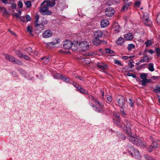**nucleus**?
<instances>
[{
    "label": "nucleus",
    "mask_w": 160,
    "mask_h": 160,
    "mask_svg": "<svg viewBox=\"0 0 160 160\" xmlns=\"http://www.w3.org/2000/svg\"><path fill=\"white\" fill-rule=\"evenodd\" d=\"M39 8V12L44 15H50L52 14V12L48 10V6H46L45 4H43V2L41 3Z\"/></svg>",
    "instance_id": "1"
},
{
    "label": "nucleus",
    "mask_w": 160,
    "mask_h": 160,
    "mask_svg": "<svg viewBox=\"0 0 160 160\" xmlns=\"http://www.w3.org/2000/svg\"><path fill=\"white\" fill-rule=\"evenodd\" d=\"M4 56L5 58L10 62L18 65H20L22 64V62L21 61L17 59L12 56L5 54Z\"/></svg>",
    "instance_id": "2"
},
{
    "label": "nucleus",
    "mask_w": 160,
    "mask_h": 160,
    "mask_svg": "<svg viewBox=\"0 0 160 160\" xmlns=\"http://www.w3.org/2000/svg\"><path fill=\"white\" fill-rule=\"evenodd\" d=\"M130 154L135 158H139L141 157V154L138 151L135 149L133 147H131L128 149Z\"/></svg>",
    "instance_id": "3"
},
{
    "label": "nucleus",
    "mask_w": 160,
    "mask_h": 160,
    "mask_svg": "<svg viewBox=\"0 0 160 160\" xmlns=\"http://www.w3.org/2000/svg\"><path fill=\"white\" fill-rule=\"evenodd\" d=\"M123 124L126 128V133L128 135H130L131 133V128L132 126L131 122L127 119H125Z\"/></svg>",
    "instance_id": "4"
},
{
    "label": "nucleus",
    "mask_w": 160,
    "mask_h": 160,
    "mask_svg": "<svg viewBox=\"0 0 160 160\" xmlns=\"http://www.w3.org/2000/svg\"><path fill=\"white\" fill-rule=\"evenodd\" d=\"M79 46L81 50L83 51H87L89 47L88 42L86 41H82L80 42L79 43Z\"/></svg>",
    "instance_id": "5"
},
{
    "label": "nucleus",
    "mask_w": 160,
    "mask_h": 160,
    "mask_svg": "<svg viewBox=\"0 0 160 160\" xmlns=\"http://www.w3.org/2000/svg\"><path fill=\"white\" fill-rule=\"evenodd\" d=\"M148 18V15L147 13L143 14V21L144 23L146 26H150L152 24V22L149 20Z\"/></svg>",
    "instance_id": "6"
},
{
    "label": "nucleus",
    "mask_w": 160,
    "mask_h": 160,
    "mask_svg": "<svg viewBox=\"0 0 160 160\" xmlns=\"http://www.w3.org/2000/svg\"><path fill=\"white\" fill-rule=\"evenodd\" d=\"M118 102L119 106L122 108L124 107L125 101L124 98L122 96H120L118 97Z\"/></svg>",
    "instance_id": "7"
},
{
    "label": "nucleus",
    "mask_w": 160,
    "mask_h": 160,
    "mask_svg": "<svg viewBox=\"0 0 160 160\" xmlns=\"http://www.w3.org/2000/svg\"><path fill=\"white\" fill-rule=\"evenodd\" d=\"M114 10L111 7H109L106 9L105 13L108 17L112 16L114 13Z\"/></svg>",
    "instance_id": "8"
},
{
    "label": "nucleus",
    "mask_w": 160,
    "mask_h": 160,
    "mask_svg": "<svg viewBox=\"0 0 160 160\" xmlns=\"http://www.w3.org/2000/svg\"><path fill=\"white\" fill-rule=\"evenodd\" d=\"M72 42L70 41L66 40L64 42L63 46L65 48L69 49L71 48Z\"/></svg>",
    "instance_id": "9"
},
{
    "label": "nucleus",
    "mask_w": 160,
    "mask_h": 160,
    "mask_svg": "<svg viewBox=\"0 0 160 160\" xmlns=\"http://www.w3.org/2000/svg\"><path fill=\"white\" fill-rule=\"evenodd\" d=\"M54 1H51L49 0H45L43 2V4H45V5H48V7H52L55 4Z\"/></svg>",
    "instance_id": "10"
},
{
    "label": "nucleus",
    "mask_w": 160,
    "mask_h": 160,
    "mask_svg": "<svg viewBox=\"0 0 160 160\" xmlns=\"http://www.w3.org/2000/svg\"><path fill=\"white\" fill-rule=\"evenodd\" d=\"M132 4V2H125L121 10V11L122 12L126 11Z\"/></svg>",
    "instance_id": "11"
},
{
    "label": "nucleus",
    "mask_w": 160,
    "mask_h": 160,
    "mask_svg": "<svg viewBox=\"0 0 160 160\" xmlns=\"http://www.w3.org/2000/svg\"><path fill=\"white\" fill-rule=\"evenodd\" d=\"M52 33L49 30H47L44 31L42 33V36L45 38H48L51 37Z\"/></svg>",
    "instance_id": "12"
},
{
    "label": "nucleus",
    "mask_w": 160,
    "mask_h": 160,
    "mask_svg": "<svg viewBox=\"0 0 160 160\" xmlns=\"http://www.w3.org/2000/svg\"><path fill=\"white\" fill-rule=\"evenodd\" d=\"M103 32L99 30L94 31L93 32V36L94 38H100L102 37Z\"/></svg>",
    "instance_id": "13"
},
{
    "label": "nucleus",
    "mask_w": 160,
    "mask_h": 160,
    "mask_svg": "<svg viewBox=\"0 0 160 160\" xmlns=\"http://www.w3.org/2000/svg\"><path fill=\"white\" fill-rule=\"evenodd\" d=\"M136 141L134 144H136L138 146H145L146 143L145 142H142L141 140L136 138L135 139Z\"/></svg>",
    "instance_id": "14"
},
{
    "label": "nucleus",
    "mask_w": 160,
    "mask_h": 160,
    "mask_svg": "<svg viewBox=\"0 0 160 160\" xmlns=\"http://www.w3.org/2000/svg\"><path fill=\"white\" fill-rule=\"evenodd\" d=\"M97 66L98 68L101 69L102 71H104L107 66L102 62L98 63Z\"/></svg>",
    "instance_id": "15"
},
{
    "label": "nucleus",
    "mask_w": 160,
    "mask_h": 160,
    "mask_svg": "<svg viewBox=\"0 0 160 160\" xmlns=\"http://www.w3.org/2000/svg\"><path fill=\"white\" fill-rule=\"evenodd\" d=\"M124 38L126 40H131L133 39V37L132 33H128L124 35Z\"/></svg>",
    "instance_id": "16"
},
{
    "label": "nucleus",
    "mask_w": 160,
    "mask_h": 160,
    "mask_svg": "<svg viewBox=\"0 0 160 160\" xmlns=\"http://www.w3.org/2000/svg\"><path fill=\"white\" fill-rule=\"evenodd\" d=\"M101 42L102 41L99 39V38H94L92 41L93 44L96 46L100 45L101 43Z\"/></svg>",
    "instance_id": "17"
},
{
    "label": "nucleus",
    "mask_w": 160,
    "mask_h": 160,
    "mask_svg": "<svg viewBox=\"0 0 160 160\" xmlns=\"http://www.w3.org/2000/svg\"><path fill=\"white\" fill-rule=\"evenodd\" d=\"M109 24V21L107 19H103L101 22V25L102 27L104 28L108 26Z\"/></svg>",
    "instance_id": "18"
},
{
    "label": "nucleus",
    "mask_w": 160,
    "mask_h": 160,
    "mask_svg": "<svg viewBox=\"0 0 160 160\" xmlns=\"http://www.w3.org/2000/svg\"><path fill=\"white\" fill-rule=\"evenodd\" d=\"M76 88L81 93L86 94H88V92L86 90L82 88L80 86L78 85L77 87H76Z\"/></svg>",
    "instance_id": "19"
},
{
    "label": "nucleus",
    "mask_w": 160,
    "mask_h": 160,
    "mask_svg": "<svg viewBox=\"0 0 160 160\" xmlns=\"http://www.w3.org/2000/svg\"><path fill=\"white\" fill-rule=\"evenodd\" d=\"M41 60L45 64H47L51 59V56L45 57L41 58Z\"/></svg>",
    "instance_id": "20"
},
{
    "label": "nucleus",
    "mask_w": 160,
    "mask_h": 160,
    "mask_svg": "<svg viewBox=\"0 0 160 160\" xmlns=\"http://www.w3.org/2000/svg\"><path fill=\"white\" fill-rule=\"evenodd\" d=\"M124 39L122 37H120L117 41V43L118 45H122L124 43Z\"/></svg>",
    "instance_id": "21"
},
{
    "label": "nucleus",
    "mask_w": 160,
    "mask_h": 160,
    "mask_svg": "<svg viewBox=\"0 0 160 160\" xmlns=\"http://www.w3.org/2000/svg\"><path fill=\"white\" fill-rule=\"evenodd\" d=\"M39 16L38 15H37L36 16V20L35 21L34 24L36 28H38V27H39L41 26V24H38V20L39 19Z\"/></svg>",
    "instance_id": "22"
},
{
    "label": "nucleus",
    "mask_w": 160,
    "mask_h": 160,
    "mask_svg": "<svg viewBox=\"0 0 160 160\" xmlns=\"http://www.w3.org/2000/svg\"><path fill=\"white\" fill-rule=\"evenodd\" d=\"M160 142L159 141H154L153 142L152 144L151 145L152 146L153 148H156L158 147L159 145L160 144Z\"/></svg>",
    "instance_id": "23"
},
{
    "label": "nucleus",
    "mask_w": 160,
    "mask_h": 160,
    "mask_svg": "<svg viewBox=\"0 0 160 160\" xmlns=\"http://www.w3.org/2000/svg\"><path fill=\"white\" fill-rule=\"evenodd\" d=\"M78 42H76L74 43H72V48L73 51H75L77 50L78 48Z\"/></svg>",
    "instance_id": "24"
},
{
    "label": "nucleus",
    "mask_w": 160,
    "mask_h": 160,
    "mask_svg": "<svg viewBox=\"0 0 160 160\" xmlns=\"http://www.w3.org/2000/svg\"><path fill=\"white\" fill-rule=\"evenodd\" d=\"M131 134V133L130 135H128V139L130 142L134 144L136 141L135 139H136V138L132 136Z\"/></svg>",
    "instance_id": "25"
},
{
    "label": "nucleus",
    "mask_w": 160,
    "mask_h": 160,
    "mask_svg": "<svg viewBox=\"0 0 160 160\" xmlns=\"http://www.w3.org/2000/svg\"><path fill=\"white\" fill-rule=\"evenodd\" d=\"M61 78L65 82L68 83H70L69 78L67 77L63 76L62 75L61 76Z\"/></svg>",
    "instance_id": "26"
},
{
    "label": "nucleus",
    "mask_w": 160,
    "mask_h": 160,
    "mask_svg": "<svg viewBox=\"0 0 160 160\" xmlns=\"http://www.w3.org/2000/svg\"><path fill=\"white\" fill-rule=\"evenodd\" d=\"M148 69L149 71L153 72L154 71V68L153 67V64L152 63H150L148 64Z\"/></svg>",
    "instance_id": "27"
},
{
    "label": "nucleus",
    "mask_w": 160,
    "mask_h": 160,
    "mask_svg": "<svg viewBox=\"0 0 160 160\" xmlns=\"http://www.w3.org/2000/svg\"><path fill=\"white\" fill-rule=\"evenodd\" d=\"M27 31L29 32L31 35H33L32 32V27L31 25H28L27 28Z\"/></svg>",
    "instance_id": "28"
},
{
    "label": "nucleus",
    "mask_w": 160,
    "mask_h": 160,
    "mask_svg": "<svg viewBox=\"0 0 160 160\" xmlns=\"http://www.w3.org/2000/svg\"><path fill=\"white\" fill-rule=\"evenodd\" d=\"M0 11H2L3 12V14H8L7 11L4 7H0Z\"/></svg>",
    "instance_id": "29"
},
{
    "label": "nucleus",
    "mask_w": 160,
    "mask_h": 160,
    "mask_svg": "<svg viewBox=\"0 0 160 160\" xmlns=\"http://www.w3.org/2000/svg\"><path fill=\"white\" fill-rule=\"evenodd\" d=\"M148 75V74L147 73H142L140 75V78L142 79V80H144V79H146Z\"/></svg>",
    "instance_id": "30"
},
{
    "label": "nucleus",
    "mask_w": 160,
    "mask_h": 160,
    "mask_svg": "<svg viewBox=\"0 0 160 160\" xmlns=\"http://www.w3.org/2000/svg\"><path fill=\"white\" fill-rule=\"evenodd\" d=\"M135 47V46L133 44L131 43L128 44L127 48L128 51H130L132 49L134 48Z\"/></svg>",
    "instance_id": "31"
},
{
    "label": "nucleus",
    "mask_w": 160,
    "mask_h": 160,
    "mask_svg": "<svg viewBox=\"0 0 160 160\" xmlns=\"http://www.w3.org/2000/svg\"><path fill=\"white\" fill-rule=\"evenodd\" d=\"M24 50L27 52L29 55H30L31 53H32L33 51L32 48L31 47H29L26 48Z\"/></svg>",
    "instance_id": "32"
},
{
    "label": "nucleus",
    "mask_w": 160,
    "mask_h": 160,
    "mask_svg": "<svg viewBox=\"0 0 160 160\" xmlns=\"http://www.w3.org/2000/svg\"><path fill=\"white\" fill-rule=\"evenodd\" d=\"M48 23V20H47L46 19L44 18L42 21L41 24H40L41 26H42L43 27V28H44V27L43 26L47 24Z\"/></svg>",
    "instance_id": "33"
},
{
    "label": "nucleus",
    "mask_w": 160,
    "mask_h": 160,
    "mask_svg": "<svg viewBox=\"0 0 160 160\" xmlns=\"http://www.w3.org/2000/svg\"><path fill=\"white\" fill-rule=\"evenodd\" d=\"M15 54L19 57L21 58L23 54L20 51L15 50H14Z\"/></svg>",
    "instance_id": "34"
},
{
    "label": "nucleus",
    "mask_w": 160,
    "mask_h": 160,
    "mask_svg": "<svg viewBox=\"0 0 160 160\" xmlns=\"http://www.w3.org/2000/svg\"><path fill=\"white\" fill-rule=\"evenodd\" d=\"M90 59L89 58H85L82 59V62L87 64H88L90 62Z\"/></svg>",
    "instance_id": "35"
},
{
    "label": "nucleus",
    "mask_w": 160,
    "mask_h": 160,
    "mask_svg": "<svg viewBox=\"0 0 160 160\" xmlns=\"http://www.w3.org/2000/svg\"><path fill=\"white\" fill-rule=\"evenodd\" d=\"M114 28L115 29L116 31H118L120 28V26L118 23H115L113 25Z\"/></svg>",
    "instance_id": "36"
},
{
    "label": "nucleus",
    "mask_w": 160,
    "mask_h": 160,
    "mask_svg": "<svg viewBox=\"0 0 160 160\" xmlns=\"http://www.w3.org/2000/svg\"><path fill=\"white\" fill-rule=\"evenodd\" d=\"M144 56H143V58L144 59V60L146 61V62H149V58L148 56L146 55V53L145 52L143 53Z\"/></svg>",
    "instance_id": "37"
},
{
    "label": "nucleus",
    "mask_w": 160,
    "mask_h": 160,
    "mask_svg": "<svg viewBox=\"0 0 160 160\" xmlns=\"http://www.w3.org/2000/svg\"><path fill=\"white\" fill-rule=\"evenodd\" d=\"M144 157L147 160H155L147 154L144 155Z\"/></svg>",
    "instance_id": "38"
},
{
    "label": "nucleus",
    "mask_w": 160,
    "mask_h": 160,
    "mask_svg": "<svg viewBox=\"0 0 160 160\" xmlns=\"http://www.w3.org/2000/svg\"><path fill=\"white\" fill-rule=\"evenodd\" d=\"M153 91L156 93L160 92V87L157 86L155 89H154Z\"/></svg>",
    "instance_id": "39"
},
{
    "label": "nucleus",
    "mask_w": 160,
    "mask_h": 160,
    "mask_svg": "<svg viewBox=\"0 0 160 160\" xmlns=\"http://www.w3.org/2000/svg\"><path fill=\"white\" fill-rule=\"evenodd\" d=\"M25 5L28 8L30 7L32 5L31 2L29 1H27L25 2Z\"/></svg>",
    "instance_id": "40"
},
{
    "label": "nucleus",
    "mask_w": 160,
    "mask_h": 160,
    "mask_svg": "<svg viewBox=\"0 0 160 160\" xmlns=\"http://www.w3.org/2000/svg\"><path fill=\"white\" fill-rule=\"evenodd\" d=\"M147 47H148L152 44V42L151 40H148L145 42Z\"/></svg>",
    "instance_id": "41"
},
{
    "label": "nucleus",
    "mask_w": 160,
    "mask_h": 160,
    "mask_svg": "<svg viewBox=\"0 0 160 160\" xmlns=\"http://www.w3.org/2000/svg\"><path fill=\"white\" fill-rule=\"evenodd\" d=\"M155 148H153V147L151 145L149 147H148V151L149 152H152V150L155 149Z\"/></svg>",
    "instance_id": "42"
},
{
    "label": "nucleus",
    "mask_w": 160,
    "mask_h": 160,
    "mask_svg": "<svg viewBox=\"0 0 160 160\" xmlns=\"http://www.w3.org/2000/svg\"><path fill=\"white\" fill-rule=\"evenodd\" d=\"M106 52L107 53H113V51L112 50H111L110 49L107 48L105 49Z\"/></svg>",
    "instance_id": "43"
},
{
    "label": "nucleus",
    "mask_w": 160,
    "mask_h": 160,
    "mask_svg": "<svg viewBox=\"0 0 160 160\" xmlns=\"http://www.w3.org/2000/svg\"><path fill=\"white\" fill-rule=\"evenodd\" d=\"M156 52L158 56H160V49L159 48H156Z\"/></svg>",
    "instance_id": "44"
},
{
    "label": "nucleus",
    "mask_w": 160,
    "mask_h": 160,
    "mask_svg": "<svg viewBox=\"0 0 160 160\" xmlns=\"http://www.w3.org/2000/svg\"><path fill=\"white\" fill-rule=\"evenodd\" d=\"M21 58H24L27 60H29L30 59V58L28 56L26 55H24L23 54Z\"/></svg>",
    "instance_id": "45"
},
{
    "label": "nucleus",
    "mask_w": 160,
    "mask_h": 160,
    "mask_svg": "<svg viewBox=\"0 0 160 160\" xmlns=\"http://www.w3.org/2000/svg\"><path fill=\"white\" fill-rule=\"evenodd\" d=\"M134 57V56H130V57L124 56L122 57V58L124 60H127L128 58H133Z\"/></svg>",
    "instance_id": "46"
},
{
    "label": "nucleus",
    "mask_w": 160,
    "mask_h": 160,
    "mask_svg": "<svg viewBox=\"0 0 160 160\" xmlns=\"http://www.w3.org/2000/svg\"><path fill=\"white\" fill-rule=\"evenodd\" d=\"M116 120H114L115 122L116 123V125H118L119 127L120 126V118L119 119H116Z\"/></svg>",
    "instance_id": "47"
},
{
    "label": "nucleus",
    "mask_w": 160,
    "mask_h": 160,
    "mask_svg": "<svg viewBox=\"0 0 160 160\" xmlns=\"http://www.w3.org/2000/svg\"><path fill=\"white\" fill-rule=\"evenodd\" d=\"M114 62H115V64H118V65H119L121 66H122V64L121 63L120 61L118 60H115Z\"/></svg>",
    "instance_id": "48"
},
{
    "label": "nucleus",
    "mask_w": 160,
    "mask_h": 160,
    "mask_svg": "<svg viewBox=\"0 0 160 160\" xmlns=\"http://www.w3.org/2000/svg\"><path fill=\"white\" fill-rule=\"evenodd\" d=\"M141 82L142 85L143 86H145L147 83L146 79H144V80H142Z\"/></svg>",
    "instance_id": "49"
},
{
    "label": "nucleus",
    "mask_w": 160,
    "mask_h": 160,
    "mask_svg": "<svg viewBox=\"0 0 160 160\" xmlns=\"http://www.w3.org/2000/svg\"><path fill=\"white\" fill-rule=\"evenodd\" d=\"M127 75L128 76H132L133 78H136V76L135 75L129 72L127 73Z\"/></svg>",
    "instance_id": "50"
},
{
    "label": "nucleus",
    "mask_w": 160,
    "mask_h": 160,
    "mask_svg": "<svg viewBox=\"0 0 160 160\" xmlns=\"http://www.w3.org/2000/svg\"><path fill=\"white\" fill-rule=\"evenodd\" d=\"M18 5L20 8H22L23 7L22 2L21 1H19L18 3Z\"/></svg>",
    "instance_id": "51"
},
{
    "label": "nucleus",
    "mask_w": 160,
    "mask_h": 160,
    "mask_svg": "<svg viewBox=\"0 0 160 160\" xmlns=\"http://www.w3.org/2000/svg\"><path fill=\"white\" fill-rule=\"evenodd\" d=\"M128 103L130 104V105L131 107H133V102H132V100L130 98L129 99Z\"/></svg>",
    "instance_id": "52"
},
{
    "label": "nucleus",
    "mask_w": 160,
    "mask_h": 160,
    "mask_svg": "<svg viewBox=\"0 0 160 160\" xmlns=\"http://www.w3.org/2000/svg\"><path fill=\"white\" fill-rule=\"evenodd\" d=\"M59 39L58 38L55 39L52 41V42L55 43L56 44H58L59 43Z\"/></svg>",
    "instance_id": "53"
},
{
    "label": "nucleus",
    "mask_w": 160,
    "mask_h": 160,
    "mask_svg": "<svg viewBox=\"0 0 160 160\" xmlns=\"http://www.w3.org/2000/svg\"><path fill=\"white\" fill-rule=\"evenodd\" d=\"M26 21L28 22L30 21L31 20V18L30 16L28 15H26Z\"/></svg>",
    "instance_id": "54"
},
{
    "label": "nucleus",
    "mask_w": 160,
    "mask_h": 160,
    "mask_svg": "<svg viewBox=\"0 0 160 160\" xmlns=\"http://www.w3.org/2000/svg\"><path fill=\"white\" fill-rule=\"evenodd\" d=\"M114 118L113 119L114 120H116V119L120 118L119 116H118L116 114H114Z\"/></svg>",
    "instance_id": "55"
},
{
    "label": "nucleus",
    "mask_w": 160,
    "mask_h": 160,
    "mask_svg": "<svg viewBox=\"0 0 160 160\" xmlns=\"http://www.w3.org/2000/svg\"><path fill=\"white\" fill-rule=\"evenodd\" d=\"M1 1L5 4H10L8 0H1Z\"/></svg>",
    "instance_id": "56"
},
{
    "label": "nucleus",
    "mask_w": 160,
    "mask_h": 160,
    "mask_svg": "<svg viewBox=\"0 0 160 160\" xmlns=\"http://www.w3.org/2000/svg\"><path fill=\"white\" fill-rule=\"evenodd\" d=\"M107 100L108 101V102H111L112 100V99L111 96H109L107 98Z\"/></svg>",
    "instance_id": "57"
},
{
    "label": "nucleus",
    "mask_w": 160,
    "mask_h": 160,
    "mask_svg": "<svg viewBox=\"0 0 160 160\" xmlns=\"http://www.w3.org/2000/svg\"><path fill=\"white\" fill-rule=\"evenodd\" d=\"M55 44H56L55 43H53L52 41V42L49 43L48 45L49 46L52 47Z\"/></svg>",
    "instance_id": "58"
},
{
    "label": "nucleus",
    "mask_w": 160,
    "mask_h": 160,
    "mask_svg": "<svg viewBox=\"0 0 160 160\" xmlns=\"http://www.w3.org/2000/svg\"><path fill=\"white\" fill-rule=\"evenodd\" d=\"M140 3L139 2H137L135 3V5L137 7H139L140 5Z\"/></svg>",
    "instance_id": "59"
},
{
    "label": "nucleus",
    "mask_w": 160,
    "mask_h": 160,
    "mask_svg": "<svg viewBox=\"0 0 160 160\" xmlns=\"http://www.w3.org/2000/svg\"><path fill=\"white\" fill-rule=\"evenodd\" d=\"M128 65L129 67L131 68H132L134 66V65L132 64L131 62H128Z\"/></svg>",
    "instance_id": "60"
},
{
    "label": "nucleus",
    "mask_w": 160,
    "mask_h": 160,
    "mask_svg": "<svg viewBox=\"0 0 160 160\" xmlns=\"http://www.w3.org/2000/svg\"><path fill=\"white\" fill-rule=\"evenodd\" d=\"M22 22H24L25 21V17L24 16H23L22 17L20 18Z\"/></svg>",
    "instance_id": "61"
},
{
    "label": "nucleus",
    "mask_w": 160,
    "mask_h": 160,
    "mask_svg": "<svg viewBox=\"0 0 160 160\" xmlns=\"http://www.w3.org/2000/svg\"><path fill=\"white\" fill-rule=\"evenodd\" d=\"M76 78H79L80 80H82V81L84 80V78H83L81 77L80 76H76Z\"/></svg>",
    "instance_id": "62"
},
{
    "label": "nucleus",
    "mask_w": 160,
    "mask_h": 160,
    "mask_svg": "<svg viewBox=\"0 0 160 160\" xmlns=\"http://www.w3.org/2000/svg\"><path fill=\"white\" fill-rule=\"evenodd\" d=\"M12 8H15L17 7V4H16L12 3Z\"/></svg>",
    "instance_id": "63"
},
{
    "label": "nucleus",
    "mask_w": 160,
    "mask_h": 160,
    "mask_svg": "<svg viewBox=\"0 0 160 160\" xmlns=\"http://www.w3.org/2000/svg\"><path fill=\"white\" fill-rule=\"evenodd\" d=\"M148 52L151 54H152L154 52H153L152 49L149 50H148Z\"/></svg>",
    "instance_id": "64"
}]
</instances>
